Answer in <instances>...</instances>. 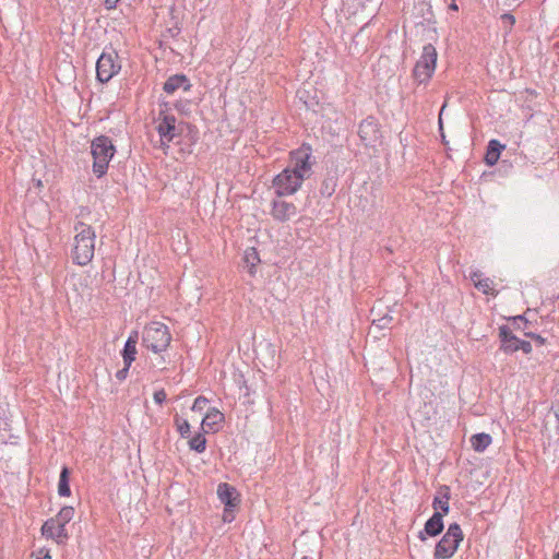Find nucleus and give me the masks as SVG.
I'll return each instance as SVG.
<instances>
[{
	"mask_svg": "<svg viewBox=\"0 0 559 559\" xmlns=\"http://www.w3.org/2000/svg\"><path fill=\"white\" fill-rule=\"evenodd\" d=\"M93 156V173L97 178L107 174L109 162L116 153L112 140L107 135L96 136L91 143Z\"/></svg>",
	"mask_w": 559,
	"mask_h": 559,
	"instance_id": "nucleus-2",
	"label": "nucleus"
},
{
	"mask_svg": "<svg viewBox=\"0 0 559 559\" xmlns=\"http://www.w3.org/2000/svg\"><path fill=\"white\" fill-rule=\"evenodd\" d=\"M192 87V84L189 78L183 73H177L170 75L163 85V91L166 94H174L179 88H182L185 92H189Z\"/></svg>",
	"mask_w": 559,
	"mask_h": 559,
	"instance_id": "nucleus-15",
	"label": "nucleus"
},
{
	"mask_svg": "<svg viewBox=\"0 0 559 559\" xmlns=\"http://www.w3.org/2000/svg\"><path fill=\"white\" fill-rule=\"evenodd\" d=\"M177 431L182 438H189L191 435V427L187 419L181 418L178 414L174 418Z\"/></svg>",
	"mask_w": 559,
	"mask_h": 559,
	"instance_id": "nucleus-28",
	"label": "nucleus"
},
{
	"mask_svg": "<svg viewBox=\"0 0 559 559\" xmlns=\"http://www.w3.org/2000/svg\"><path fill=\"white\" fill-rule=\"evenodd\" d=\"M217 496L219 501L226 508V511H234L240 503L239 492L228 483H221L217 487Z\"/></svg>",
	"mask_w": 559,
	"mask_h": 559,
	"instance_id": "nucleus-12",
	"label": "nucleus"
},
{
	"mask_svg": "<svg viewBox=\"0 0 559 559\" xmlns=\"http://www.w3.org/2000/svg\"><path fill=\"white\" fill-rule=\"evenodd\" d=\"M76 235L74 237V248L72 250V261L79 266L87 265L94 258L95 252V230L92 226L78 222L74 225Z\"/></svg>",
	"mask_w": 559,
	"mask_h": 559,
	"instance_id": "nucleus-1",
	"label": "nucleus"
},
{
	"mask_svg": "<svg viewBox=\"0 0 559 559\" xmlns=\"http://www.w3.org/2000/svg\"><path fill=\"white\" fill-rule=\"evenodd\" d=\"M171 342V334L166 324L152 322L142 334V344L155 354L165 352Z\"/></svg>",
	"mask_w": 559,
	"mask_h": 559,
	"instance_id": "nucleus-3",
	"label": "nucleus"
},
{
	"mask_svg": "<svg viewBox=\"0 0 559 559\" xmlns=\"http://www.w3.org/2000/svg\"><path fill=\"white\" fill-rule=\"evenodd\" d=\"M481 275H483V274H481V272H480V271H478V270L472 271V272L469 273V277H471V280L473 281V283H474V284H475V282H477L478 280H483V278H481Z\"/></svg>",
	"mask_w": 559,
	"mask_h": 559,
	"instance_id": "nucleus-39",
	"label": "nucleus"
},
{
	"mask_svg": "<svg viewBox=\"0 0 559 559\" xmlns=\"http://www.w3.org/2000/svg\"><path fill=\"white\" fill-rule=\"evenodd\" d=\"M167 394L164 389L154 392L153 399L156 404L162 405L166 401Z\"/></svg>",
	"mask_w": 559,
	"mask_h": 559,
	"instance_id": "nucleus-34",
	"label": "nucleus"
},
{
	"mask_svg": "<svg viewBox=\"0 0 559 559\" xmlns=\"http://www.w3.org/2000/svg\"><path fill=\"white\" fill-rule=\"evenodd\" d=\"M471 445L475 452H484L492 442V438L489 433L478 432L471 437Z\"/></svg>",
	"mask_w": 559,
	"mask_h": 559,
	"instance_id": "nucleus-21",
	"label": "nucleus"
},
{
	"mask_svg": "<svg viewBox=\"0 0 559 559\" xmlns=\"http://www.w3.org/2000/svg\"><path fill=\"white\" fill-rule=\"evenodd\" d=\"M449 9L452 10V11H459V5L456 4L455 0H453L450 4H449Z\"/></svg>",
	"mask_w": 559,
	"mask_h": 559,
	"instance_id": "nucleus-44",
	"label": "nucleus"
},
{
	"mask_svg": "<svg viewBox=\"0 0 559 559\" xmlns=\"http://www.w3.org/2000/svg\"><path fill=\"white\" fill-rule=\"evenodd\" d=\"M225 416L216 407H210L202 419V427H206L212 431H217Z\"/></svg>",
	"mask_w": 559,
	"mask_h": 559,
	"instance_id": "nucleus-20",
	"label": "nucleus"
},
{
	"mask_svg": "<svg viewBox=\"0 0 559 559\" xmlns=\"http://www.w3.org/2000/svg\"><path fill=\"white\" fill-rule=\"evenodd\" d=\"M243 262L249 267V273L254 275L255 266L260 263V257L255 248H249L245 251Z\"/></svg>",
	"mask_w": 559,
	"mask_h": 559,
	"instance_id": "nucleus-26",
	"label": "nucleus"
},
{
	"mask_svg": "<svg viewBox=\"0 0 559 559\" xmlns=\"http://www.w3.org/2000/svg\"><path fill=\"white\" fill-rule=\"evenodd\" d=\"M524 334H525V336L531 337L534 341H535V336L537 335L536 333H533V332H525Z\"/></svg>",
	"mask_w": 559,
	"mask_h": 559,
	"instance_id": "nucleus-45",
	"label": "nucleus"
},
{
	"mask_svg": "<svg viewBox=\"0 0 559 559\" xmlns=\"http://www.w3.org/2000/svg\"><path fill=\"white\" fill-rule=\"evenodd\" d=\"M532 349V344L528 341L520 340L518 343V350H522L524 354H531Z\"/></svg>",
	"mask_w": 559,
	"mask_h": 559,
	"instance_id": "nucleus-35",
	"label": "nucleus"
},
{
	"mask_svg": "<svg viewBox=\"0 0 559 559\" xmlns=\"http://www.w3.org/2000/svg\"><path fill=\"white\" fill-rule=\"evenodd\" d=\"M121 70L118 52L110 48L104 49L96 62V80L108 83Z\"/></svg>",
	"mask_w": 559,
	"mask_h": 559,
	"instance_id": "nucleus-5",
	"label": "nucleus"
},
{
	"mask_svg": "<svg viewBox=\"0 0 559 559\" xmlns=\"http://www.w3.org/2000/svg\"><path fill=\"white\" fill-rule=\"evenodd\" d=\"M444 108H445V104H443V106H442V108H441V111H440V114H439V129H440V131H442V130H443V129H442L441 115H442V112H443ZM441 138H442V140H443V141L445 140V136H444L443 132H441Z\"/></svg>",
	"mask_w": 559,
	"mask_h": 559,
	"instance_id": "nucleus-42",
	"label": "nucleus"
},
{
	"mask_svg": "<svg viewBox=\"0 0 559 559\" xmlns=\"http://www.w3.org/2000/svg\"><path fill=\"white\" fill-rule=\"evenodd\" d=\"M393 322V317L390 313H385L381 317L372 318V325L379 330L389 329Z\"/></svg>",
	"mask_w": 559,
	"mask_h": 559,
	"instance_id": "nucleus-29",
	"label": "nucleus"
},
{
	"mask_svg": "<svg viewBox=\"0 0 559 559\" xmlns=\"http://www.w3.org/2000/svg\"><path fill=\"white\" fill-rule=\"evenodd\" d=\"M555 415H556V418L559 420V411H558V412H556V414H555Z\"/></svg>",
	"mask_w": 559,
	"mask_h": 559,
	"instance_id": "nucleus-47",
	"label": "nucleus"
},
{
	"mask_svg": "<svg viewBox=\"0 0 559 559\" xmlns=\"http://www.w3.org/2000/svg\"><path fill=\"white\" fill-rule=\"evenodd\" d=\"M302 182V175H295L286 167L273 178L272 185L275 194L281 198L295 194Z\"/></svg>",
	"mask_w": 559,
	"mask_h": 559,
	"instance_id": "nucleus-6",
	"label": "nucleus"
},
{
	"mask_svg": "<svg viewBox=\"0 0 559 559\" xmlns=\"http://www.w3.org/2000/svg\"><path fill=\"white\" fill-rule=\"evenodd\" d=\"M555 559H559V551L556 554Z\"/></svg>",
	"mask_w": 559,
	"mask_h": 559,
	"instance_id": "nucleus-49",
	"label": "nucleus"
},
{
	"mask_svg": "<svg viewBox=\"0 0 559 559\" xmlns=\"http://www.w3.org/2000/svg\"><path fill=\"white\" fill-rule=\"evenodd\" d=\"M139 341V333L138 331H132L121 350V356L123 359V365L131 366L132 362L135 360L138 350H136V344Z\"/></svg>",
	"mask_w": 559,
	"mask_h": 559,
	"instance_id": "nucleus-18",
	"label": "nucleus"
},
{
	"mask_svg": "<svg viewBox=\"0 0 559 559\" xmlns=\"http://www.w3.org/2000/svg\"><path fill=\"white\" fill-rule=\"evenodd\" d=\"M509 321L512 322V326L515 330H525L530 323L528 320L523 314L510 317Z\"/></svg>",
	"mask_w": 559,
	"mask_h": 559,
	"instance_id": "nucleus-31",
	"label": "nucleus"
},
{
	"mask_svg": "<svg viewBox=\"0 0 559 559\" xmlns=\"http://www.w3.org/2000/svg\"><path fill=\"white\" fill-rule=\"evenodd\" d=\"M451 499V489L448 485L439 486L437 490V495L432 500V508L435 511H439L442 513V516L447 515L450 512L449 501Z\"/></svg>",
	"mask_w": 559,
	"mask_h": 559,
	"instance_id": "nucleus-16",
	"label": "nucleus"
},
{
	"mask_svg": "<svg viewBox=\"0 0 559 559\" xmlns=\"http://www.w3.org/2000/svg\"><path fill=\"white\" fill-rule=\"evenodd\" d=\"M424 20L428 23V24H435L436 21H435V14L432 12V8L431 5H427V9H426V13L424 14Z\"/></svg>",
	"mask_w": 559,
	"mask_h": 559,
	"instance_id": "nucleus-37",
	"label": "nucleus"
},
{
	"mask_svg": "<svg viewBox=\"0 0 559 559\" xmlns=\"http://www.w3.org/2000/svg\"><path fill=\"white\" fill-rule=\"evenodd\" d=\"M535 342H537L539 345H544L546 343V338L538 334L535 336Z\"/></svg>",
	"mask_w": 559,
	"mask_h": 559,
	"instance_id": "nucleus-43",
	"label": "nucleus"
},
{
	"mask_svg": "<svg viewBox=\"0 0 559 559\" xmlns=\"http://www.w3.org/2000/svg\"><path fill=\"white\" fill-rule=\"evenodd\" d=\"M207 404H209V399H206L203 395H199L195 397V400L192 404L191 411L201 413Z\"/></svg>",
	"mask_w": 559,
	"mask_h": 559,
	"instance_id": "nucleus-32",
	"label": "nucleus"
},
{
	"mask_svg": "<svg viewBox=\"0 0 559 559\" xmlns=\"http://www.w3.org/2000/svg\"><path fill=\"white\" fill-rule=\"evenodd\" d=\"M297 214V207L294 203L282 201V200H273L271 203V215L272 217L280 223L288 222Z\"/></svg>",
	"mask_w": 559,
	"mask_h": 559,
	"instance_id": "nucleus-11",
	"label": "nucleus"
},
{
	"mask_svg": "<svg viewBox=\"0 0 559 559\" xmlns=\"http://www.w3.org/2000/svg\"><path fill=\"white\" fill-rule=\"evenodd\" d=\"M312 150L309 144H302L290 153V165L287 167L295 175H302V180L310 177L312 163L310 162Z\"/></svg>",
	"mask_w": 559,
	"mask_h": 559,
	"instance_id": "nucleus-7",
	"label": "nucleus"
},
{
	"mask_svg": "<svg viewBox=\"0 0 559 559\" xmlns=\"http://www.w3.org/2000/svg\"><path fill=\"white\" fill-rule=\"evenodd\" d=\"M120 0H106L105 4L107 9H115Z\"/></svg>",
	"mask_w": 559,
	"mask_h": 559,
	"instance_id": "nucleus-41",
	"label": "nucleus"
},
{
	"mask_svg": "<svg viewBox=\"0 0 559 559\" xmlns=\"http://www.w3.org/2000/svg\"><path fill=\"white\" fill-rule=\"evenodd\" d=\"M176 123L177 119L174 115L166 114L164 111L159 112L156 130L159 134L163 146L169 147V143L180 135Z\"/></svg>",
	"mask_w": 559,
	"mask_h": 559,
	"instance_id": "nucleus-9",
	"label": "nucleus"
},
{
	"mask_svg": "<svg viewBox=\"0 0 559 559\" xmlns=\"http://www.w3.org/2000/svg\"><path fill=\"white\" fill-rule=\"evenodd\" d=\"M444 528L443 516L439 511H435L433 514L426 521L424 530L418 533V538L421 542L427 539V536L436 537L442 533Z\"/></svg>",
	"mask_w": 559,
	"mask_h": 559,
	"instance_id": "nucleus-13",
	"label": "nucleus"
},
{
	"mask_svg": "<svg viewBox=\"0 0 559 559\" xmlns=\"http://www.w3.org/2000/svg\"><path fill=\"white\" fill-rule=\"evenodd\" d=\"M189 448L197 453H203L206 449V438L199 432L189 440Z\"/></svg>",
	"mask_w": 559,
	"mask_h": 559,
	"instance_id": "nucleus-27",
	"label": "nucleus"
},
{
	"mask_svg": "<svg viewBox=\"0 0 559 559\" xmlns=\"http://www.w3.org/2000/svg\"><path fill=\"white\" fill-rule=\"evenodd\" d=\"M74 513L75 510L73 507L64 506L56 514L58 523L56 537L58 538V545H66L67 542L69 540L70 536L66 526L73 519Z\"/></svg>",
	"mask_w": 559,
	"mask_h": 559,
	"instance_id": "nucleus-10",
	"label": "nucleus"
},
{
	"mask_svg": "<svg viewBox=\"0 0 559 559\" xmlns=\"http://www.w3.org/2000/svg\"><path fill=\"white\" fill-rule=\"evenodd\" d=\"M417 61L436 69L438 61V52L436 47L432 44H426L423 47L421 55Z\"/></svg>",
	"mask_w": 559,
	"mask_h": 559,
	"instance_id": "nucleus-23",
	"label": "nucleus"
},
{
	"mask_svg": "<svg viewBox=\"0 0 559 559\" xmlns=\"http://www.w3.org/2000/svg\"><path fill=\"white\" fill-rule=\"evenodd\" d=\"M234 519H235L234 511H226V508H224L223 521L226 523H230L234 521Z\"/></svg>",
	"mask_w": 559,
	"mask_h": 559,
	"instance_id": "nucleus-38",
	"label": "nucleus"
},
{
	"mask_svg": "<svg viewBox=\"0 0 559 559\" xmlns=\"http://www.w3.org/2000/svg\"><path fill=\"white\" fill-rule=\"evenodd\" d=\"M70 474L71 471L68 466L63 465L60 471L59 481H58V495L60 497H70L71 488H70Z\"/></svg>",
	"mask_w": 559,
	"mask_h": 559,
	"instance_id": "nucleus-22",
	"label": "nucleus"
},
{
	"mask_svg": "<svg viewBox=\"0 0 559 559\" xmlns=\"http://www.w3.org/2000/svg\"><path fill=\"white\" fill-rule=\"evenodd\" d=\"M337 187V177L335 175H328L321 182L320 194L323 198H330L335 192Z\"/></svg>",
	"mask_w": 559,
	"mask_h": 559,
	"instance_id": "nucleus-24",
	"label": "nucleus"
},
{
	"mask_svg": "<svg viewBox=\"0 0 559 559\" xmlns=\"http://www.w3.org/2000/svg\"><path fill=\"white\" fill-rule=\"evenodd\" d=\"M506 148V145L500 143V141L492 139L487 144V150L485 154V163L492 167L495 166L501 155V152Z\"/></svg>",
	"mask_w": 559,
	"mask_h": 559,
	"instance_id": "nucleus-19",
	"label": "nucleus"
},
{
	"mask_svg": "<svg viewBox=\"0 0 559 559\" xmlns=\"http://www.w3.org/2000/svg\"><path fill=\"white\" fill-rule=\"evenodd\" d=\"M436 69L416 61L412 70V79L417 86H427L435 74Z\"/></svg>",
	"mask_w": 559,
	"mask_h": 559,
	"instance_id": "nucleus-17",
	"label": "nucleus"
},
{
	"mask_svg": "<svg viewBox=\"0 0 559 559\" xmlns=\"http://www.w3.org/2000/svg\"><path fill=\"white\" fill-rule=\"evenodd\" d=\"M39 554L41 556L38 559H52L48 549H40Z\"/></svg>",
	"mask_w": 559,
	"mask_h": 559,
	"instance_id": "nucleus-40",
	"label": "nucleus"
},
{
	"mask_svg": "<svg viewBox=\"0 0 559 559\" xmlns=\"http://www.w3.org/2000/svg\"><path fill=\"white\" fill-rule=\"evenodd\" d=\"M499 341H500V350L507 355H511L518 352V343L520 338L516 337L510 326L503 324L499 326Z\"/></svg>",
	"mask_w": 559,
	"mask_h": 559,
	"instance_id": "nucleus-14",
	"label": "nucleus"
},
{
	"mask_svg": "<svg viewBox=\"0 0 559 559\" xmlns=\"http://www.w3.org/2000/svg\"><path fill=\"white\" fill-rule=\"evenodd\" d=\"M130 367L131 366L124 365L122 369H120L116 372V378L118 381L122 382L127 379Z\"/></svg>",
	"mask_w": 559,
	"mask_h": 559,
	"instance_id": "nucleus-36",
	"label": "nucleus"
},
{
	"mask_svg": "<svg viewBox=\"0 0 559 559\" xmlns=\"http://www.w3.org/2000/svg\"><path fill=\"white\" fill-rule=\"evenodd\" d=\"M501 21L507 28V32L510 33L512 31L513 25L515 24V17L511 13H503L501 15Z\"/></svg>",
	"mask_w": 559,
	"mask_h": 559,
	"instance_id": "nucleus-33",
	"label": "nucleus"
},
{
	"mask_svg": "<svg viewBox=\"0 0 559 559\" xmlns=\"http://www.w3.org/2000/svg\"><path fill=\"white\" fill-rule=\"evenodd\" d=\"M58 528L57 515L46 520L41 526V535L47 539H52L58 544V538L56 537Z\"/></svg>",
	"mask_w": 559,
	"mask_h": 559,
	"instance_id": "nucleus-25",
	"label": "nucleus"
},
{
	"mask_svg": "<svg viewBox=\"0 0 559 559\" xmlns=\"http://www.w3.org/2000/svg\"><path fill=\"white\" fill-rule=\"evenodd\" d=\"M358 135L365 146L373 147L381 143V130L378 120L368 116L359 123Z\"/></svg>",
	"mask_w": 559,
	"mask_h": 559,
	"instance_id": "nucleus-8",
	"label": "nucleus"
},
{
	"mask_svg": "<svg viewBox=\"0 0 559 559\" xmlns=\"http://www.w3.org/2000/svg\"><path fill=\"white\" fill-rule=\"evenodd\" d=\"M175 108L178 109V110H181L182 109V106H181V103H176L175 104Z\"/></svg>",
	"mask_w": 559,
	"mask_h": 559,
	"instance_id": "nucleus-46",
	"label": "nucleus"
},
{
	"mask_svg": "<svg viewBox=\"0 0 559 559\" xmlns=\"http://www.w3.org/2000/svg\"><path fill=\"white\" fill-rule=\"evenodd\" d=\"M301 559H312L311 557L304 556Z\"/></svg>",
	"mask_w": 559,
	"mask_h": 559,
	"instance_id": "nucleus-48",
	"label": "nucleus"
},
{
	"mask_svg": "<svg viewBox=\"0 0 559 559\" xmlns=\"http://www.w3.org/2000/svg\"><path fill=\"white\" fill-rule=\"evenodd\" d=\"M464 539L459 523H451L441 539L436 544L433 559H451Z\"/></svg>",
	"mask_w": 559,
	"mask_h": 559,
	"instance_id": "nucleus-4",
	"label": "nucleus"
},
{
	"mask_svg": "<svg viewBox=\"0 0 559 559\" xmlns=\"http://www.w3.org/2000/svg\"><path fill=\"white\" fill-rule=\"evenodd\" d=\"M475 287L480 290L485 295H495L493 289L491 287L492 281L489 277H484L483 280H478L475 282Z\"/></svg>",
	"mask_w": 559,
	"mask_h": 559,
	"instance_id": "nucleus-30",
	"label": "nucleus"
}]
</instances>
